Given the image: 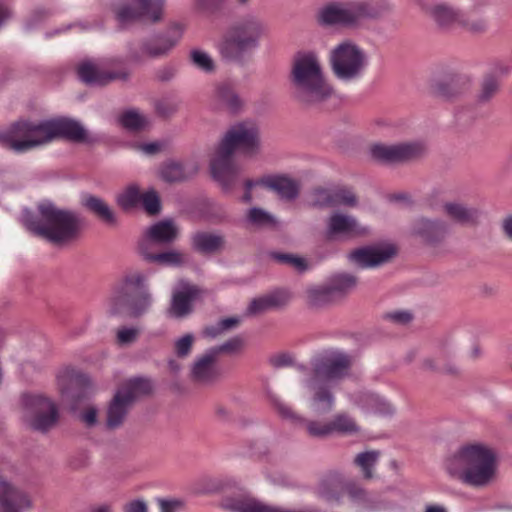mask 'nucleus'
I'll return each instance as SVG.
<instances>
[{"label": "nucleus", "instance_id": "393cba45", "mask_svg": "<svg viewBox=\"0 0 512 512\" xmlns=\"http://www.w3.org/2000/svg\"><path fill=\"white\" fill-rule=\"evenodd\" d=\"M77 71L80 80L87 85H105L119 77L117 73L103 71L97 63L90 60L83 61Z\"/></svg>", "mask_w": 512, "mask_h": 512}, {"label": "nucleus", "instance_id": "052dcab7", "mask_svg": "<svg viewBox=\"0 0 512 512\" xmlns=\"http://www.w3.org/2000/svg\"><path fill=\"white\" fill-rule=\"evenodd\" d=\"M147 505L141 499L133 500L124 506V512H147Z\"/></svg>", "mask_w": 512, "mask_h": 512}, {"label": "nucleus", "instance_id": "4c0bfd02", "mask_svg": "<svg viewBox=\"0 0 512 512\" xmlns=\"http://www.w3.org/2000/svg\"><path fill=\"white\" fill-rule=\"evenodd\" d=\"M334 298L328 285L312 287L306 292V301L311 307H319L329 303Z\"/></svg>", "mask_w": 512, "mask_h": 512}, {"label": "nucleus", "instance_id": "bb28decb", "mask_svg": "<svg viewBox=\"0 0 512 512\" xmlns=\"http://www.w3.org/2000/svg\"><path fill=\"white\" fill-rule=\"evenodd\" d=\"M352 401L367 412H373L380 415L393 413V408L385 399L377 394L363 392L351 397Z\"/></svg>", "mask_w": 512, "mask_h": 512}, {"label": "nucleus", "instance_id": "39448f33", "mask_svg": "<svg viewBox=\"0 0 512 512\" xmlns=\"http://www.w3.org/2000/svg\"><path fill=\"white\" fill-rule=\"evenodd\" d=\"M290 79L294 98L304 105L320 104L335 93L324 77L319 56L312 51H301L294 56Z\"/></svg>", "mask_w": 512, "mask_h": 512}, {"label": "nucleus", "instance_id": "9d476101", "mask_svg": "<svg viewBox=\"0 0 512 512\" xmlns=\"http://www.w3.org/2000/svg\"><path fill=\"white\" fill-rule=\"evenodd\" d=\"M22 405L27 422L35 431L45 433L58 422L59 412L56 404L42 395L24 394Z\"/></svg>", "mask_w": 512, "mask_h": 512}, {"label": "nucleus", "instance_id": "5fc2aeb1", "mask_svg": "<svg viewBox=\"0 0 512 512\" xmlns=\"http://www.w3.org/2000/svg\"><path fill=\"white\" fill-rule=\"evenodd\" d=\"M234 91L235 90L230 83L223 82L216 87L214 97L225 107L227 101L231 97L230 95H232Z\"/></svg>", "mask_w": 512, "mask_h": 512}, {"label": "nucleus", "instance_id": "09e8293b", "mask_svg": "<svg viewBox=\"0 0 512 512\" xmlns=\"http://www.w3.org/2000/svg\"><path fill=\"white\" fill-rule=\"evenodd\" d=\"M140 202L143 204L145 211L151 215L160 211V200L154 190H149L143 193Z\"/></svg>", "mask_w": 512, "mask_h": 512}, {"label": "nucleus", "instance_id": "3c124183", "mask_svg": "<svg viewBox=\"0 0 512 512\" xmlns=\"http://www.w3.org/2000/svg\"><path fill=\"white\" fill-rule=\"evenodd\" d=\"M243 346V340L240 337H233L223 344L209 349L210 351H216V357L222 352L235 353L239 351Z\"/></svg>", "mask_w": 512, "mask_h": 512}, {"label": "nucleus", "instance_id": "c85d7f7f", "mask_svg": "<svg viewBox=\"0 0 512 512\" xmlns=\"http://www.w3.org/2000/svg\"><path fill=\"white\" fill-rule=\"evenodd\" d=\"M224 244L223 237L218 234L198 232L192 237V246L201 253H213Z\"/></svg>", "mask_w": 512, "mask_h": 512}, {"label": "nucleus", "instance_id": "b1692460", "mask_svg": "<svg viewBox=\"0 0 512 512\" xmlns=\"http://www.w3.org/2000/svg\"><path fill=\"white\" fill-rule=\"evenodd\" d=\"M197 289L181 282L174 291L169 314L175 318H183L192 311V303L197 296Z\"/></svg>", "mask_w": 512, "mask_h": 512}, {"label": "nucleus", "instance_id": "bf43d9fd", "mask_svg": "<svg viewBox=\"0 0 512 512\" xmlns=\"http://www.w3.org/2000/svg\"><path fill=\"white\" fill-rule=\"evenodd\" d=\"M159 506L161 512H177L181 508L182 502L175 499H161L159 500Z\"/></svg>", "mask_w": 512, "mask_h": 512}, {"label": "nucleus", "instance_id": "a19ab883", "mask_svg": "<svg viewBox=\"0 0 512 512\" xmlns=\"http://www.w3.org/2000/svg\"><path fill=\"white\" fill-rule=\"evenodd\" d=\"M246 221L255 227L273 226L274 217L263 209L253 207L249 209Z\"/></svg>", "mask_w": 512, "mask_h": 512}, {"label": "nucleus", "instance_id": "f3484780", "mask_svg": "<svg viewBox=\"0 0 512 512\" xmlns=\"http://www.w3.org/2000/svg\"><path fill=\"white\" fill-rule=\"evenodd\" d=\"M396 255L392 244H380L356 249L348 255V259L360 268L378 267Z\"/></svg>", "mask_w": 512, "mask_h": 512}, {"label": "nucleus", "instance_id": "4be33fe9", "mask_svg": "<svg viewBox=\"0 0 512 512\" xmlns=\"http://www.w3.org/2000/svg\"><path fill=\"white\" fill-rule=\"evenodd\" d=\"M222 506L230 512H308L305 510L267 506L254 498L246 496L226 498L223 500Z\"/></svg>", "mask_w": 512, "mask_h": 512}, {"label": "nucleus", "instance_id": "2f4dec72", "mask_svg": "<svg viewBox=\"0 0 512 512\" xmlns=\"http://www.w3.org/2000/svg\"><path fill=\"white\" fill-rule=\"evenodd\" d=\"M142 255L149 262L168 267H179L185 262L184 254L177 250H168L156 254L142 251Z\"/></svg>", "mask_w": 512, "mask_h": 512}, {"label": "nucleus", "instance_id": "13d9d810", "mask_svg": "<svg viewBox=\"0 0 512 512\" xmlns=\"http://www.w3.org/2000/svg\"><path fill=\"white\" fill-rule=\"evenodd\" d=\"M270 363L275 368L291 366L293 364V357L288 353H281L272 356L270 358Z\"/></svg>", "mask_w": 512, "mask_h": 512}, {"label": "nucleus", "instance_id": "37998d69", "mask_svg": "<svg viewBox=\"0 0 512 512\" xmlns=\"http://www.w3.org/2000/svg\"><path fill=\"white\" fill-rule=\"evenodd\" d=\"M190 59H191L192 64L196 68H198L204 72H211L214 70L213 59L207 52H205L203 50L193 49L190 52Z\"/></svg>", "mask_w": 512, "mask_h": 512}, {"label": "nucleus", "instance_id": "2eb2a0df", "mask_svg": "<svg viewBox=\"0 0 512 512\" xmlns=\"http://www.w3.org/2000/svg\"><path fill=\"white\" fill-rule=\"evenodd\" d=\"M146 281V276L141 272H132L123 280V290L129 297L127 300L129 314L133 317L143 315L152 305V295Z\"/></svg>", "mask_w": 512, "mask_h": 512}, {"label": "nucleus", "instance_id": "c9c22d12", "mask_svg": "<svg viewBox=\"0 0 512 512\" xmlns=\"http://www.w3.org/2000/svg\"><path fill=\"white\" fill-rule=\"evenodd\" d=\"M329 424L331 427V434L334 432L340 434H355L360 430L356 421L346 413L336 414Z\"/></svg>", "mask_w": 512, "mask_h": 512}, {"label": "nucleus", "instance_id": "1a4fd4ad", "mask_svg": "<svg viewBox=\"0 0 512 512\" xmlns=\"http://www.w3.org/2000/svg\"><path fill=\"white\" fill-rule=\"evenodd\" d=\"M151 391V383L148 379L136 377L129 379L114 394L107 408L106 426L109 429L119 428L134 403L141 395Z\"/></svg>", "mask_w": 512, "mask_h": 512}, {"label": "nucleus", "instance_id": "f704fd0d", "mask_svg": "<svg viewBox=\"0 0 512 512\" xmlns=\"http://www.w3.org/2000/svg\"><path fill=\"white\" fill-rule=\"evenodd\" d=\"M357 279L351 274L334 275L328 284L334 297L343 295L355 288Z\"/></svg>", "mask_w": 512, "mask_h": 512}, {"label": "nucleus", "instance_id": "680f3d73", "mask_svg": "<svg viewBox=\"0 0 512 512\" xmlns=\"http://www.w3.org/2000/svg\"><path fill=\"white\" fill-rule=\"evenodd\" d=\"M231 97L227 101L225 107L231 111V112H237L241 109L243 105L242 99L239 97V95L234 91Z\"/></svg>", "mask_w": 512, "mask_h": 512}, {"label": "nucleus", "instance_id": "de8ad7c7", "mask_svg": "<svg viewBox=\"0 0 512 512\" xmlns=\"http://www.w3.org/2000/svg\"><path fill=\"white\" fill-rule=\"evenodd\" d=\"M194 343V336L191 333H187L174 342V351L177 357L179 358H185L187 357L191 350Z\"/></svg>", "mask_w": 512, "mask_h": 512}, {"label": "nucleus", "instance_id": "a18cd8bd", "mask_svg": "<svg viewBox=\"0 0 512 512\" xmlns=\"http://www.w3.org/2000/svg\"><path fill=\"white\" fill-rule=\"evenodd\" d=\"M333 188H316L311 192V204L316 207H331Z\"/></svg>", "mask_w": 512, "mask_h": 512}, {"label": "nucleus", "instance_id": "864d4df0", "mask_svg": "<svg viewBox=\"0 0 512 512\" xmlns=\"http://www.w3.org/2000/svg\"><path fill=\"white\" fill-rule=\"evenodd\" d=\"M497 89H498L497 80L492 76L486 77L482 84V89L479 94V99L481 101H488L496 93Z\"/></svg>", "mask_w": 512, "mask_h": 512}, {"label": "nucleus", "instance_id": "473e14b6", "mask_svg": "<svg viewBox=\"0 0 512 512\" xmlns=\"http://www.w3.org/2000/svg\"><path fill=\"white\" fill-rule=\"evenodd\" d=\"M363 22L382 17L391 11L392 5L388 0L359 1Z\"/></svg>", "mask_w": 512, "mask_h": 512}, {"label": "nucleus", "instance_id": "69168bd1", "mask_svg": "<svg viewBox=\"0 0 512 512\" xmlns=\"http://www.w3.org/2000/svg\"><path fill=\"white\" fill-rule=\"evenodd\" d=\"M504 234L512 240V214L507 215L501 222Z\"/></svg>", "mask_w": 512, "mask_h": 512}, {"label": "nucleus", "instance_id": "f8f14e48", "mask_svg": "<svg viewBox=\"0 0 512 512\" xmlns=\"http://www.w3.org/2000/svg\"><path fill=\"white\" fill-rule=\"evenodd\" d=\"M319 22L327 26L356 28L363 23L359 1L333 2L320 9Z\"/></svg>", "mask_w": 512, "mask_h": 512}, {"label": "nucleus", "instance_id": "7c9ffc66", "mask_svg": "<svg viewBox=\"0 0 512 512\" xmlns=\"http://www.w3.org/2000/svg\"><path fill=\"white\" fill-rule=\"evenodd\" d=\"M83 205L105 223L111 225L116 224V216L114 212L101 198L88 195L84 197Z\"/></svg>", "mask_w": 512, "mask_h": 512}, {"label": "nucleus", "instance_id": "6e6d98bb", "mask_svg": "<svg viewBox=\"0 0 512 512\" xmlns=\"http://www.w3.org/2000/svg\"><path fill=\"white\" fill-rule=\"evenodd\" d=\"M270 309L271 308H270L268 299H267L266 295H264V296L253 299L250 302L247 311L250 315H255V314L262 313L266 310H270Z\"/></svg>", "mask_w": 512, "mask_h": 512}, {"label": "nucleus", "instance_id": "6ab92c4d", "mask_svg": "<svg viewBox=\"0 0 512 512\" xmlns=\"http://www.w3.org/2000/svg\"><path fill=\"white\" fill-rule=\"evenodd\" d=\"M367 233V228L362 227L357 220L350 215L333 213L327 220L325 235L328 239H347Z\"/></svg>", "mask_w": 512, "mask_h": 512}, {"label": "nucleus", "instance_id": "9b49d317", "mask_svg": "<svg viewBox=\"0 0 512 512\" xmlns=\"http://www.w3.org/2000/svg\"><path fill=\"white\" fill-rule=\"evenodd\" d=\"M420 9L429 16L439 27L447 29L456 25H461L473 32H481L486 29L487 24L484 20L469 22L465 14L446 3L436 2L429 4L419 2Z\"/></svg>", "mask_w": 512, "mask_h": 512}, {"label": "nucleus", "instance_id": "f03ea898", "mask_svg": "<svg viewBox=\"0 0 512 512\" xmlns=\"http://www.w3.org/2000/svg\"><path fill=\"white\" fill-rule=\"evenodd\" d=\"M351 358L337 350L325 351L311 361V368L303 365L298 370L303 373L302 385L312 392L310 408L316 414L330 412L335 404L332 385L349 374Z\"/></svg>", "mask_w": 512, "mask_h": 512}, {"label": "nucleus", "instance_id": "cd10ccee", "mask_svg": "<svg viewBox=\"0 0 512 512\" xmlns=\"http://www.w3.org/2000/svg\"><path fill=\"white\" fill-rule=\"evenodd\" d=\"M262 183L285 199H294L299 192L297 182L284 176L272 177Z\"/></svg>", "mask_w": 512, "mask_h": 512}, {"label": "nucleus", "instance_id": "a878e982", "mask_svg": "<svg viewBox=\"0 0 512 512\" xmlns=\"http://www.w3.org/2000/svg\"><path fill=\"white\" fill-rule=\"evenodd\" d=\"M178 236V228L171 219H164L151 225L145 231V237L155 243L169 244Z\"/></svg>", "mask_w": 512, "mask_h": 512}, {"label": "nucleus", "instance_id": "4468645a", "mask_svg": "<svg viewBox=\"0 0 512 512\" xmlns=\"http://www.w3.org/2000/svg\"><path fill=\"white\" fill-rule=\"evenodd\" d=\"M165 0H128L119 6L116 17L121 27L143 18L155 23L162 18Z\"/></svg>", "mask_w": 512, "mask_h": 512}, {"label": "nucleus", "instance_id": "603ef678", "mask_svg": "<svg viewBox=\"0 0 512 512\" xmlns=\"http://www.w3.org/2000/svg\"><path fill=\"white\" fill-rule=\"evenodd\" d=\"M266 297L268 299V302H269V305H270L271 309L283 307L290 300V295L285 290L273 291V292H271L269 294H266Z\"/></svg>", "mask_w": 512, "mask_h": 512}, {"label": "nucleus", "instance_id": "774afa93", "mask_svg": "<svg viewBox=\"0 0 512 512\" xmlns=\"http://www.w3.org/2000/svg\"><path fill=\"white\" fill-rule=\"evenodd\" d=\"M422 368L424 370L435 371L439 369V365L435 362L433 358H426L422 362Z\"/></svg>", "mask_w": 512, "mask_h": 512}, {"label": "nucleus", "instance_id": "412c9836", "mask_svg": "<svg viewBox=\"0 0 512 512\" xmlns=\"http://www.w3.org/2000/svg\"><path fill=\"white\" fill-rule=\"evenodd\" d=\"M411 232L423 242L435 244L442 241L447 235L448 225L441 220H430L421 217L413 222Z\"/></svg>", "mask_w": 512, "mask_h": 512}, {"label": "nucleus", "instance_id": "0e129e2a", "mask_svg": "<svg viewBox=\"0 0 512 512\" xmlns=\"http://www.w3.org/2000/svg\"><path fill=\"white\" fill-rule=\"evenodd\" d=\"M161 147H162L161 143L151 142V143L141 144L139 146V149L145 154L153 155V154H156L157 152H159L161 150Z\"/></svg>", "mask_w": 512, "mask_h": 512}, {"label": "nucleus", "instance_id": "ea45409f", "mask_svg": "<svg viewBox=\"0 0 512 512\" xmlns=\"http://www.w3.org/2000/svg\"><path fill=\"white\" fill-rule=\"evenodd\" d=\"M357 205V197L352 190L345 187L333 188V200L331 207L348 206L354 207Z\"/></svg>", "mask_w": 512, "mask_h": 512}, {"label": "nucleus", "instance_id": "7ed1b4c3", "mask_svg": "<svg viewBox=\"0 0 512 512\" xmlns=\"http://www.w3.org/2000/svg\"><path fill=\"white\" fill-rule=\"evenodd\" d=\"M444 468L452 478L464 484L485 487L496 477L497 455L484 443H465L445 459Z\"/></svg>", "mask_w": 512, "mask_h": 512}, {"label": "nucleus", "instance_id": "49530a36", "mask_svg": "<svg viewBox=\"0 0 512 512\" xmlns=\"http://www.w3.org/2000/svg\"><path fill=\"white\" fill-rule=\"evenodd\" d=\"M161 177L167 182L181 181L185 178L183 168L178 163H168L161 169Z\"/></svg>", "mask_w": 512, "mask_h": 512}, {"label": "nucleus", "instance_id": "20e7f679", "mask_svg": "<svg viewBox=\"0 0 512 512\" xmlns=\"http://www.w3.org/2000/svg\"><path fill=\"white\" fill-rule=\"evenodd\" d=\"M260 147L259 131L252 121H244L231 126L219 144L211 160V173L223 188L229 189L234 182L238 169L232 156L235 151L247 155L258 152Z\"/></svg>", "mask_w": 512, "mask_h": 512}, {"label": "nucleus", "instance_id": "e433bc0d", "mask_svg": "<svg viewBox=\"0 0 512 512\" xmlns=\"http://www.w3.org/2000/svg\"><path fill=\"white\" fill-rule=\"evenodd\" d=\"M380 452L376 450L365 451L357 454L354 463L361 469L367 479L373 477V469L378 463Z\"/></svg>", "mask_w": 512, "mask_h": 512}, {"label": "nucleus", "instance_id": "e2e57ef3", "mask_svg": "<svg viewBox=\"0 0 512 512\" xmlns=\"http://www.w3.org/2000/svg\"><path fill=\"white\" fill-rule=\"evenodd\" d=\"M97 414L98 410L95 407H90L82 414V420L88 426H93L97 422Z\"/></svg>", "mask_w": 512, "mask_h": 512}, {"label": "nucleus", "instance_id": "58836bf2", "mask_svg": "<svg viewBox=\"0 0 512 512\" xmlns=\"http://www.w3.org/2000/svg\"><path fill=\"white\" fill-rule=\"evenodd\" d=\"M141 196L142 193L140 192L139 188L132 184L126 187L117 195L116 201L121 208L124 210H129L140 203Z\"/></svg>", "mask_w": 512, "mask_h": 512}, {"label": "nucleus", "instance_id": "4d7b16f0", "mask_svg": "<svg viewBox=\"0 0 512 512\" xmlns=\"http://www.w3.org/2000/svg\"><path fill=\"white\" fill-rule=\"evenodd\" d=\"M386 320H389L395 324H407L412 320V314L409 311L397 310L388 312L384 315Z\"/></svg>", "mask_w": 512, "mask_h": 512}, {"label": "nucleus", "instance_id": "72a5a7b5", "mask_svg": "<svg viewBox=\"0 0 512 512\" xmlns=\"http://www.w3.org/2000/svg\"><path fill=\"white\" fill-rule=\"evenodd\" d=\"M122 127L129 131H140L149 125L148 119L135 109L124 111L118 118Z\"/></svg>", "mask_w": 512, "mask_h": 512}, {"label": "nucleus", "instance_id": "c756f323", "mask_svg": "<svg viewBox=\"0 0 512 512\" xmlns=\"http://www.w3.org/2000/svg\"><path fill=\"white\" fill-rule=\"evenodd\" d=\"M444 212L451 220L460 224L473 223L477 218V211L458 202H447L443 206Z\"/></svg>", "mask_w": 512, "mask_h": 512}, {"label": "nucleus", "instance_id": "5701e85b", "mask_svg": "<svg viewBox=\"0 0 512 512\" xmlns=\"http://www.w3.org/2000/svg\"><path fill=\"white\" fill-rule=\"evenodd\" d=\"M273 404L278 413L285 419H289L296 423L306 424L307 432L312 437H326L331 434V427L329 423H320L317 421H306L305 418L295 414L291 407L288 406L279 398L273 399Z\"/></svg>", "mask_w": 512, "mask_h": 512}, {"label": "nucleus", "instance_id": "6e6552de", "mask_svg": "<svg viewBox=\"0 0 512 512\" xmlns=\"http://www.w3.org/2000/svg\"><path fill=\"white\" fill-rule=\"evenodd\" d=\"M262 24L256 19L234 26L219 45L221 56L227 61L241 62L259 45Z\"/></svg>", "mask_w": 512, "mask_h": 512}, {"label": "nucleus", "instance_id": "423d86ee", "mask_svg": "<svg viewBox=\"0 0 512 512\" xmlns=\"http://www.w3.org/2000/svg\"><path fill=\"white\" fill-rule=\"evenodd\" d=\"M37 210L38 218L27 209L21 216L24 226L35 235L54 244L67 243L77 236L81 221L75 212L59 209L49 200L41 201Z\"/></svg>", "mask_w": 512, "mask_h": 512}, {"label": "nucleus", "instance_id": "ddd939ff", "mask_svg": "<svg viewBox=\"0 0 512 512\" xmlns=\"http://www.w3.org/2000/svg\"><path fill=\"white\" fill-rule=\"evenodd\" d=\"M426 146L420 141L402 142L392 145L382 143L370 147L373 159L385 164L404 163L423 156Z\"/></svg>", "mask_w": 512, "mask_h": 512}, {"label": "nucleus", "instance_id": "a211bd4d", "mask_svg": "<svg viewBox=\"0 0 512 512\" xmlns=\"http://www.w3.org/2000/svg\"><path fill=\"white\" fill-rule=\"evenodd\" d=\"M216 351L207 350L195 358L191 365V379L202 385H210L221 377V369L217 362Z\"/></svg>", "mask_w": 512, "mask_h": 512}, {"label": "nucleus", "instance_id": "f257e3e1", "mask_svg": "<svg viewBox=\"0 0 512 512\" xmlns=\"http://www.w3.org/2000/svg\"><path fill=\"white\" fill-rule=\"evenodd\" d=\"M57 138L72 142H87L83 125L70 118H55L40 122L18 121L0 133V144L17 153L45 145Z\"/></svg>", "mask_w": 512, "mask_h": 512}, {"label": "nucleus", "instance_id": "79ce46f5", "mask_svg": "<svg viewBox=\"0 0 512 512\" xmlns=\"http://www.w3.org/2000/svg\"><path fill=\"white\" fill-rule=\"evenodd\" d=\"M239 323V319L237 317H229L220 320L214 325L208 326L203 330V336L208 338H216L223 332L232 329Z\"/></svg>", "mask_w": 512, "mask_h": 512}, {"label": "nucleus", "instance_id": "aec40b11", "mask_svg": "<svg viewBox=\"0 0 512 512\" xmlns=\"http://www.w3.org/2000/svg\"><path fill=\"white\" fill-rule=\"evenodd\" d=\"M31 506L27 493L12 487L0 476V512H22Z\"/></svg>", "mask_w": 512, "mask_h": 512}, {"label": "nucleus", "instance_id": "8fccbe9b", "mask_svg": "<svg viewBox=\"0 0 512 512\" xmlns=\"http://www.w3.org/2000/svg\"><path fill=\"white\" fill-rule=\"evenodd\" d=\"M139 333L137 327H121L116 332V341L121 346L132 344L137 340Z\"/></svg>", "mask_w": 512, "mask_h": 512}, {"label": "nucleus", "instance_id": "0eeeda50", "mask_svg": "<svg viewBox=\"0 0 512 512\" xmlns=\"http://www.w3.org/2000/svg\"><path fill=\"white\" fill-rule=\"evenodd\" d=\"M329 62L334 77L345 84L360 81L370 65L368 52L351 40H344L333 47Z\"/></svg>", "mask_w": 512, "mask_h": 512}, {"label": "nucleus", "instance_id": "c03bdc74", "mask_svg": "<svg viewBox=\"0 0 512 512\" xmlns=\"http://www.w3.org/2000/svg\"><path fill=\"white\" fill-rule=\"evenodd\" d=\"M272 258L281 264L293 267L299 272H303L308 268L306 260L294 254L273 253Z\"/></svg>", "mask_w": 512, "mask_h": 512}, {"label": "nucleus", "instance_id": "dca6fc26", "mask_svg": "<svg viewBox=\"0 0 512 512\" xmlns=\"http://www.w3.org/2000/svg\"><path fill=\"white\" fill-rule=\"evenodd\" d=\"M184 29L182 24L172 25L166 34L156 36L145 42L140 53L131 51L130 57L135 61H140L144 57L156 58L165 55L180 41Z\"/></svg>", "mask_w": 512, "mask_h": 512}, {"label": "nucleus", "instance_id": "338daca9", "mask_svg": "<svg viewBox=\"0 0 512 512\" xmlns=\"http://www.w3.org/2000/svg\"><path fill=\"white\" fill-rule=\"evenodd\" d=\"M156 110H157V112L159 114H161L163 116H168V115L172 114L176 110V107L175 106H170L169 108H165L163 102H158L156 104Z\"/></svg>", "mask_w": 512, "mask_h": 512}]
</instances>
